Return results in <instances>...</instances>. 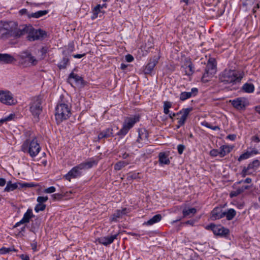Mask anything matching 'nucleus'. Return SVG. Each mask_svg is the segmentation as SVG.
<instances>
[{
    "mask_svg": "<svg viewBox=\"0 0 260 260\" xmlns=\"http://www.w3.org/2000/svg\"><path fill=\"white\" fill-rule=\"evenodd\" d=\"M27 29L25 25H18L17 22L15 21L0 22V34L2 38H20L26 34Z\"/></svg>",
    "mask_w": 260,
    "mask_h": 260,
    "instance_id": "1",
    "label": "nucleus"
},
{
    "mask_svg": "<svg viewBox=\"0 0 260 260\" xmlns=\"http://www.w3.org/2000/svg\"><path fill=\"white\" fill-rule=\"evenodd\" d=\"M98 162L93 158H90L86 161L83 162L73 167L63 177L70 181L72 178H76L82 175V170L91 168L97 165Z\"/></svg>",
    "mask_w": 260,
    "mask_h": 260,
    "instance_id": "2",
    "label": "nucleus"
},
{
    "mask_svg": "<svg viewBox=\"0 0 260 260\" xmlns=\"http://www.w3.org/2000/svg\"><path fill=\"white\" fill-rule=\"evenodd\" d=\"M219 78L220 82L224 84H235L240 82L242 76L237 71L225 69L220 74Z\"/></svg>",
    "mask_w": 260,
    "mask_h": 260,
    "instance_id": "3",
    "label": "nucleus"
},
{
    "mask_svg": "<svg viewBox=\"0 0 260 260\" xmlns=\"http://www.w3.org/2000/svg\"><path fill=\"white\" fill-rule=\"evenodd\" d=\"M21 150L27 153L31 157L36 156L41 150V147L37 139L34 137L32 140L26 139L21 146Z\"/></svg>",
    "mask_w": 260,
    "mask_h": 260,
    "instance_id": "4",
    "label": "nucleus"
},
{
    "mask_svg": "<svg viewBox=\"0 0 260 260\" xmlns=\"http://www.w3.org/2000/svg\"><path fill=\"white\" fill-rule=\"evenodd\" d=\"M71 109L69 105L62 103L58 104L55 108V119L58 124L67 119L71 116Z\"/></svg>",
    "mask_w": 260,
    "mask_h": 260,
    "instance_id": "5",
    "label": "nucleus"
},
{
    "mask_svg": "<svg viewBox=\"0 0 260 260\" xmlns=\"http://www.w3.org/2000/svg\"><path fill=\"white\" fill-rule=\"evenodd\" d=\"M43 96L41 95L34 97L29 104V110L36 118V121H38L39 115L43 111Z\"/></svg>",
    "mask_w": 260,
    "mask_h": 260,
    "instance_id": "6",
    "label": "nucleus"
},
{
    "mask_svg": "<svg viewBox=\"0 0 260 260\" xmlns=\"http://www.w3.org/2000/svg\"><path fill=\"white\" fill-rule=\"evenodd\" d=\"M25 26L28 28L26 32V34H28L27 38L30 41L42 40L47 36V34L44 30L41 29H35L31 26L29 25H25Z\"/></svg>",
    "mask_w": 260,
    "mask_h": 260,
    "instance_id": "7",
    "label": "nucleus"
},
{
    "mask_svg": "<svg viewBox=\"0 0 260 260\" xmlns=\"http://www.w3.org/2000/svg\"><path fill=\"white\" fill-rule=\"evenodd\" d=\"M139 121V117L135 116L125 119L122 128L117 133L118 135H125L134 124Z\"/></svg>",
    "mask_w": 260,
    "mask_h": 260,
    "instance_id": "8",
    "label": "nucleus"
},
{
    "mask_svg": "<svg viewBox=\"0 0 260 260\" xmlns=\"http://www.w3.org/2000/svg\"><path fill=\"white\" fill-rule=\"evenodd\" d=\"M216 73V65L214 59H210L206 65L205 73H204L202 81L203 82H207L209 79L207 78L212 77Z\"/></svg>",
    "mask_w": 260,
    "mask_h": 260,
    "instance_id": "9",
    "label": "nucleus"
},
{
    "mask_svg": "<svg viewBox=\"0 0 260 260\" xmlns=\"http://www.w3.org/2000/svg\"><path fill=\"white\" fill-rule=\"evenodd\" d=\"M0 102L8 105H13L16 103L10 91L3 90H0Z\"/></svg>",
    "mask_w": 260,
    "mask_h": 260,
    "instance_id": "10",
    "label": "nucleus"
},
{
    "mask_svg": "<svg viewBox=\"0 0 260 260\" xmlns=\"http://www.w3.org/2000/svg\"><path fill=\"white\" fill-rule=\"evenodd\" d=\"M19 56L22 63H26L27 62L31 65H36L37 63V60L28 50L21 52L19 54Z\"/></svg>",
    "mask_w": 260,
    "mask_h": 260,
    "instance_id": "11",
    "label": "nucleus"
},
{
    "mask_svg": "<svg viewBox=\"0 0 260 260\" xmlns=\"http://www.w3.org/2000/svg\"><path fill=\"white\" fill-rule=\"evenodd\" d=\"M206 229L211 230L214 235L226 237L230 233V231L228 229L224 228L220 225H216L213 223L207 226Z\"/></svg>",
    "mask_w": 260,
    "mask_h": 260,
    "instance_id": "12",
    "label": "nucleus"
},
{
    "mask_svg": "<svg viewBox=\"0 0 260 260\" xmlns=\"http://www.w3.org/2000/svg\"><path fill=\"white\" fill-rule=\"evenodd\" d=\"M148 137V134L145 129H139L138 136L136 141L139 148L142 147L144 144H147Z\"/></svg>",
    "mask_w": 260,
    "mask_h": 260,
    "instance_id": "13",
    "label": "nucleus"
},
{
    "mask_svg": "<svg viewBox=\"0 0 260 260\" xmlns=\"http://www.w3.org/2000/svg\"><path fill=\"white\" fill-rule=\"evenodd\" d=\"M230 102L233 106L237 110H244L248 105L247 101L244 98H238Z\"/></svg>",
    "mask_w": 260,
    "mask_h": 260,
    "instance_id": "14",
    "label": "nucleus"
},
{
    "mask_svg": "<svg viewBox=\"0 0 260 260\" xmlns=\"http://www.w3.org/2000/svg\"><path fill=\"white\" fill-rule=\"evenodd\" d=\"M34 216V215L32 213V210L31 209H27V211L24 213L22 219L20 221L17 222L15 224L14 227L16 228V227L19 226L21 224L28 223L30 221V218Z\"/></svg>",
    "mask_w": 260,
    "mask_h": 260,
    "instance_id": "15",
    "label": "nucleus"
},
{
    "mask_svg": "<svg viewBox=\"0 0 260 260\" xmlns=\"http://www.w3.org/2000/svg\"><path fill=\"white\" fill-rule=\"evenodd\" d=\"M192 110V108H188L186 109H183L179 112V115L181 114L180 118H178V123L180 125H183L187 119L189 112Z\"/></svg>",
    "mask_w": 260,
    "mask_h": 260,
    "instance_id": "16",
    "label": "nucleus"
},
{
    "mask_svg": "<svg viewBox=\"0 0 260 260\" xmlns=\"http://www.w3.org/2000/svg\"><path fill=\"white\" fill-rule=\"evenodd\" d=\"M225 216L224 211L220 207L215 208L211 212V218L212 220L220 219Z\"/></svg>",
    "mask_w": 260,
    "mask_h": 260,
    "instance_id": "17",
    "label": "nucleus"
},
{
    "mask_svg": "<svg viewBox=\"0 0 260 260\" xmlns=\"http://www.w3.org/2000/svg\"><path fill=\"white\" fill-rule=\"evenodd\" d=\"M114 136L113 135V129L112 127H108L102 132H101L98 135V140H101L102 139L108 138L110 137H113Z\"/></svg>",
    "mask_w": 260,
    "mask_h": 260,
    "instance_id": "18",
    "label": "nucleus"
},
{
    "mask_svg": "<svg viewBox=\"0 0 260 260\" xmlns=\"http://www.w3.org/2000/svg\"><path fill=\"white\" fill-rule=\"evenodd\" d=\"M198 92V89L197 88H192L190 92H182L180 94V100L184 101L191 96H196Z\"/></svg>",
    "mask_w": 260,
    "mask_h": 260,
    "instance_id": "19",
    "label": "nucleus"
},
{
    "mask_svg": "<svg viewBox=\"0 0 260 260\" xmlns=\"http://www.w3.org/2000/svg\"><path fill=\"white\" fill-rule=\"evenodd\" d=\"M118 236V234H116L113 235L102 237L99 239V242L100 244L107 246L108 245L112 243L114 239H117Z\"/></svg>",
    "mask_w": 260,
    "mask_h": 260,
    "instance_id": "20",
    "label": "nucleus"
},
{
    "mask_svg": "<svg viewBox=\"0 0 260 260\" xmlns=\"http://www.w3.org/2000/svg\"><path fill=\"white\" fill-rule=\"evenodd\" d=\"M158 58L155 57L150 60L146 66L144 72L145 74H149L158 63Z\"/></svg>",
    "mask_w": 260,
    "mask_h": 260,
    "instance_id": "21",
    "label": "nucleus"
},
{
    "mask_svg": "<svg viewBox=\"0 0 260 260\" xmlns=\"http://www.w3.org/2000/svg\"><path fill=\"white\" fill-rule=\"evenodd\" d=\"M126 208H125L121 210H116L111 216V221H117L118 218H121L123 215L126 214Z\"/></svg>",
    "mask_w": 260,
    "mask_h": 260,
    "instance_id": "22",
    "label": "nucleus"
},
{
    "mask_svg": "<svg viewBox=\"0 0 260 260\" xmlns=\"http://www.w3.org/2000/svg\"><path fill=\"white\" fill-rule=\"evenodd\" d=\"M15 61V58L10 54L0 53V63H12Z\"/></svg>",
    "mask_w": 260,
    "mask_h": 260,
    "instance_id": "23",
    "label": "nucleus"
},
{
    "mask_svg": "<svg viewBox=\"0 0 260 260\" xmlns=\"http://www.w3.org/2000/svg\"><path fill=\"white\" fill-rule=\"evenodd\" d=\"M74 79L75 82L77 83H81L82 84L83 83V80L81 76H79L77 74H75L74 73H71L68 77V82L70 84L71 83L72 80Z\"/></svg>",
    "mask_w": 260,
    "mask_h": 260,
    "instance_id": "24",
    "label": "nucleus"
},
{
    "mask_svg": "<svg viewBox=\"0 0 260 260\" xmlns=\"http://www.w3.org/2000/svg\"><path fill=\"white\" fill-rule=\"evenodd\" d=\"M168 156V154L166 152H160L158 155L159 162L162 164L169 165L170 163V161Z\"/></svg>",
    "mask_w": 260,
    "mask_h": 260,
    "instance_id": "25",
    "label": "nucleus"
},
{
    "mask_svg": "<svg viewBox=\"0 0 260 260\" xmlns=\"http://www.w3.org/2000/svg\"><path fill=\"white\" fill-rule=\"evenodd\" d=\"M48 13V10H40L38 11L35 13H30V14H28V18H39L41 17H42Z\"/></svg>",
    "mask_w": 260,
    "mask_h": 260,
    "instance_id": "26",
    "label": "nucleus"
},
{
    "mask_svg": "<svg viewBox=\"0 0 260 260\" xmlns=\"http://www.w3.org/2000/svg\"><path fill=\"white\" fill-rule=\"evenodd\" d=\"M162 216L160 214H156L153 216L151 219L145 222L144 224L146 225H152L160 221Z\"/></svg>",
    "mask_w": 260,
    "mask_h": 260,
    "instance_id": "27",
    "label": "nucleus"
},
{
    "mask_svg": "<svg viewBox=\"0 0 260 260\" xmlns=\"http://www.w3.org/2000/svg\"><path fill=\"white\" fill-rule=\"evenodd\" d=\"M19 188L18 183H12L11 181H8L7 185L4 189L5 191L10 192L14 190L15 189Z\"/></svg>",
    "mask_w": 260,
    "mask_h": 260,
    "instance_id": "28",
    "label": "nucleus"
},
{
    "mask_svg": "<svg viewBox=\"0 0 260 260\" xmlns=\"http://www.w3.org/2000/svg\"><path fill=\"white\" fill-rule=\"evenodd\" d=\"M197 212V210L195 208H191L189 209H184L182 213L183 217H191L194 215Z\"/></svg>",
    "mask_w": 260,
    "mask_h": 260,
    "instance_id": "29",
    "label": "nucleus"
},
{
    "mask_svg": "<svg viewBox=\"0 0 260 260\" xmlns=\"http://www.w3.org/2000/svg\"><path fill=\"white\" fill-rule=\"evenodd\" d=\"M219 155L220 157H223L231 152V148L226 145H223L219 148Z\"/></svg>",
    "mask_w": 260,
    "mask_h": 260,
    "instance_id": "30",
    "label": "nucleus"
},
{
    "mask_svg": "<svg viewBox=\"0 0 260 260\" xmlns=\"http://www.w3.org/2000/svg\"><path fill=\"white\" fill-rule=\"evenodd\" d=\"M224 213L228 220L233 219L236 214V212L234 209H230L227 211H224Z\"/></svg>",
    "mask_w": 260,
    "mask_h": 260,
    "instance_id": "31",
    "label": "nucleus"
},
{
    "mask_svg": "<svg viewBox=\"0 0 260 260\" xmlns=\"http://www.w3.org/2000/svg\"><path fill=\"white\" fill-rule=\"evenodd\" d=\"M249 188V186L247 185L242 186L241 188L237 189L236 190L232 191L230 193V196L231 197H236L238 195L241 193L242 192H243L245 190Z\"/></svg>",
    "mask_w": 260,
    "mask_h": 260,
    "instance_id": "32",
    "label": "nucleus"
},
{
    "mask_svg": "<svg viewBox=\"0 0 260 260\" xmlns=\"http://www.w3.org/2000/svg\"><path fill=\"white\" fill-rule=\"evenodd\" d=\"M69 62V59L67 56L63 57L62 59L57 64V67L60 70L66 68L67 64Z\"/></svg>",
    "mask_w": 260,
    "mask_h": 260,
    "instance_id": "33",
    "label": "nucleus"
},
{
    "mask_svg": "<svg viewBox=\"0 0 260 260\" xmlns=\"http://www.w3.org/2000/svg\"><path fill=\"white\" fill-rule=\"evenodd\" d=\"M243 90L247 93H252L254 89V85L251 83H245L242 87Z\"/></svg>",
    "mask_w": 260,
    "mask_h": 260,
    "instance_id": "34",
    "label": "nucleus"
},
{
    "mask_svg": "<svg viewBox=\"0 0 260 260\" xmlns=\"http://www.w3.org/2000/svg\"><path fill=\"white\" fill-rule=\"evenodd\" d=\"M128 164L129 162L127 161H119L115 164L114 168L115 170L119 171Z\"/></svg>",
    "mask_w": 260,
    "mask_h": 260,
    "instance_id": "35",
    "label": "nucleus"
},
{
    "mask_svg": "<svg viewBox=\"0 0 260 260\" xmlns=\"http://www.w3.org/2000/svg\"><path fill=\"white\" fill-rule=\"evenodd\" d=\"M102 9V6L101 5H97L93 10V15L91 16V19L92 20L95 19L98 17V14L101 12H102L101 10Z\"/></svg>",
    "mask_w": 260,
    "mask_h": 260,
    "instance_id": "36",
    "label": "nucleus"
},
{
    "mask_svg": "<svg viewBox=\"0 0 260 260\" xmlns=\"http://www.w3.org/2000/svg\"><path fill=\"white\" fill-rule=\"evenodd\" d=\"M140 178L139 173L131 172L127 174L126 179L128 181H132L134 179Z\"/></svg>",
    "mask_w": 260,
    "mask_h": 260,
    "instance_id": "37",
    "label": "nucleus"
},
{
    "mask_svg": "<svg viewBox=\"0 0 260 260\" xmlns=\"http://www.w3.org/2000/svg\"><path fill=\"white\" fill-rule=\"evenodd\" d=\"M260 165V162L258 160L255 159L253 160L252 162L250 163L248 166L249 167V168L250 169V170H252L253 171H254L256 170L258 167Z\"/></svg>",
    "mask_w": 260,
    "mask_h": 260,
    "instance_id": "38",
    "label": "nucleus"
},
{
    "mask_svg": "<svg viewBox=\"0 0 260 260\" xmlns=\"http://www.w3.org/2000/svg\"><path fill=\"white\" fill-rule=\"evenodd\" d=\"M11 251H17V250L13 247L8 248L3 247L0 249V254H6Z\"/></svg>",
    "mask_w": 260,
    "mask_h": 260,
    "instance_id": "39",
    "label": "nucleus"
},
{
    "mask_svg": "<svg viewBox=\"0 0 260 260\" xmlns=\"http://www.w3.org/2000/svg\"><path fill=\"white\" fill-rule=\"evenodd\" d=\"M250 169L249 168V167H244L241 173L242 177H245L246 175H250L252 173V172L250 171Z\"/></svg>",
    "mask_w": 260,
    "mask_h": 260,
    "instance_id": "40",
    "label": "nucleus"
},
{
    "mask_svg": "<svg viewBox=\"0 0 260 260\" xmlns=\"http://www.w3.org/2000/svg\"><path fill=\"white\" fill-rule=\"evenodd\" d=\"M193 66L192 63H190L185 69V74L188 76L191 75L193 73Z\"/></svg>",
    "mask_w": 260,
    "mask_h": 260,
    "instance_id": "41",
    "label": "nucleus"
},
{
    "mask_svg": "<svg viewBox=\"0 0 260 260\" xmlns=\"http://www.w3.org/2000/svg\"><path fill=\"white\" fill-rule=\"evenodd\" d=\"M15 116L13 114H11L7 117L0 119V126L4 122L11 120Z\"/></svg>",
    "mask_w": 260,
    "mask_h": 260,
    "instance_id": "42",
    "label": "nucleus"
},
{
    "mask_svg": "<svg viewBox=\"0 0 260 260\" xmlns=\"http://www.w3.org/2000/svg\"><path fill=\"white\" fill-rule=\"evenodd\" d=\"M46 208V205L43 204H38L35 208V210L36 212H39V211H43L45 210Z\"/></svg>",
    "mask_w": 260,
    "mask_h": 260,
    "instance_id": "43",
    "label": "nucleus"
},
{
    "mask_svg": "<svg viewBox=\"0 0 260 260\" xmlns=\"http://www.w3.org/2000/svg\"><path fill=\"white\" fill-rule=\"evenodd\" d=\"M250 155H251V152H246L245 153H244L243 154H241L239 156V157L238 158V160L241 161L242 160L247 159V158H249Z\"/></svg>",
    "mask_w": 260,
    "mask_h": 260,
    "instance_id": "44",
    "label": "nucleus"
},
{
    "mask_svg": "<svg viewBox=\"0 0 260 260\" xmlns=\"http://www.w3.org/2000/svg\"><path fill=\"white\" fill-rule=\"evenodd\" d=\"M18 185H19V188H24V187H31L35 186V185L32 183H18Z\"/></svg>",
    "mask_w": 260,
    "mask_h": 260,
    "instance_id": "45",
    "label": "nucleus"
},
{
    "mask_svg": "<svg viewBox=\"0 0 260 260\" xmlns=\"http://www.w3.org/2000/svg\"><path fill=\"white\" fill-rule=\"evenodd\" d=\"M56 190V188L54 186H50L45 189L44 192L47 193H51L54 192Z\"/></svg>",
    "mask_w": 260,
    "mask_h": 260,
    "instance_id": "46",
    "label": "nucleus"
},
{
    "mask_svg": "<svg viewBox=\"0 0 260 260\" xmlns=\"http://www.w3.org/2000/svg\"><path fill=\"white\" fill-rule=\"evenodd\" d=\"M185 146L182 144H179L177 146V150L179 154H182L184 149H185Z\"/></svg>",
    "mask_w": 260,
    "mask_h": 260,
    "instance_id": "47",
    "label": "nucleus"
},
{
    "mask_svg": "<svg viewBox=\"0 0 260 260\" xmlns=\"http://www.w3.org/2000/svg\"><path fill=\"white\" fill-rule=\"evenodd\" d=\"M47 200V197H38L37 198V201L40 204H42L43 203L46 202Z\"/></svg>",
    "mask_w": 260,
    "mask_h": 260,
    "instance_id": "48",
    "label": "nucleus"
},
{
    "mask_svg": "<svg viewBox=\"0 0 260 260\" xmlns=\"http://www.w3.org/2000/svg\"><path fill=\"white\" fill-rule=\"evenodd\" d=\"M210 154L212 156H217L219 155V150L218 149H212L210 152Z\"/></svg>",
    "mask_w": 260,
    "mask_h": 260,
    "instance_id": "49",
    "label": "nucleus"
},
{
    "mask_svg": "<svg viewBox=\"0 0 260 260\" xmlns=\"http://www.w3.org/2000/svg\"><path fill=\"white\" fill-rule=\"evenodd\" d=\"M51 197L54 200H59L61 199L62 196L60 193H55L52 194Z\"/></svg>",
    "mask_w": 260,
    "mask_h": 260,
    "instance_id": "50",
    "label": "nucleus"
},
{
    "mask_svg": "<svg viewBox=\"0 0 260 260\" xmlns=\"http://www.w3.org/2000/svg\"><path fill=\"white\" fill-rule=\"evenodd\" d=\"M125 60L127 62H131L134 60V58L132 55L127 54L125 56Z\"/></svg>",
    "mask_w": 260,
    "mask_h": 260,
    "instance_id": "51",
    "label": "nucleus"
},
{
    "mask_svg": "<svg viewBox=\"0 0 260 260\" xmlns=\"http://www.w3.org/2000/svg\"><path fill=\"white\" fill-rule=\"evenodd\" d=\"M40 52L42 54V58H43L47 52V48L46 47H43L40 50Z\"/></svg>",
    "mask_w": 260,
    "mask_h": 260,
    "instance_id": "52",
    "label": "nucleus"
},
{
    "mask_svg": "<svg viewBox=\"0 0 260 260\" xmlns=\"http://www.w3.org/2000/svg\"><path fill=\"white\" fill-rule=\"evenodd\" d=\"M19 13L21 15H26L27 17H28V14H29V13H28L27 10L26 9H22L20 10L19 12Z\"/></svg>",
    "mask_w": 260,
    "mask_h": 260,
    "instance_id": "53",
    "label": "nucleus"
},
{
    "mask_svg": "<svg viewBox=\"0 0 260 260\" xmlns=\"http://www.w3.org/2000/svg\"><path fill=\"white\" fill-rule=\"evenodd\" d=\"M172 107V104L170 102L165 101L164 103V107L169 109L170 108Z\"/></svg>",
    "mask_w": 260,
    "mask_h": 260,
    "instance_id": "54",
    "label": "nucleus"
},
{
    "mask_svg": "<svg viewBox=\"0 0 260 260\" xmlns=\"http://www.w3.org/2000/svg\"><path fill=\"white\" fill-rule=\"evenodd\" d=\"M252 181V180L250 178H247L244 180H241L238 182V183H241L242 182L245 183H250Z\"/></svg>",
    "mask_w": 260,
    "mask_h": 260,
    "instance_id": "55",
    "label": "nucleus"
},
{
    "mask_svg": "<svg viewBox=\"0 0 260 260\" xmlns=\"http://www.w3.org/2000/svg\"><path fill=\"white\" fill-rule=\"evenodd\" d=\"M236 138V135H234V134H233V135H229L227 137H226V138L228 139H230L231 140H232V141H234L235 140Z\"/></svg>",
    "mask_w": 260,
    "mask_h": 260,
    "instance_id": "56",
    "label": "nucleus"
},
{
    "mask_svg": "<svg viewBox=\"0 0 260 260\" xmlns=\"http://www.w3.org/2000/svg\"><path fill=\"white\" fill-rule=\"evenodd\" d=\"M20 257L23 260H29V257L27 255L21 254Z\"/></svg>",
    "mask_w": 260,
    "mask_h": 260,
    "instance_id": "57",
    "label": "nucleus"
},
{
    "mask_svg": "<svg viewBox=\"0 0 260 260\" xmlns=\"http://www.w3.org/2000/svg\"><path fill=\"white\" fill-rule=\"evenodd\" d=\"M252 140L253 142H256V143H258V142H260L259 138L257 136H256L252 137Z\"/></svg>",
    "mask_w": 260,
    "mask_h": 260,
    "instance_id": "58",
    "label": "nucleus"
},
{
    "mask_svg": "<svg viewBox=\"0 0 260 260\" xmlns=\"http://www.w3.org/2000/svg\"><path fill=\"white\" fill-rule=\"evenodd\" d=\"M6 183L5 179L1 178H0V186H4Z\"/></svg>",
    "mask_w": 260,
    "mask_h": 260,
    "instance_id": "59",
    "label": "nucleus"
},
{
    "mask_svg": "<svg viewBox=\"0 0 260 260\" xmlns=\"http://www.w3.org/2000/svg\"><path fill=\"white\" fill-rule=\"evenodd\" d=\"M85 55V53L83 54H77L75 55H73V57L76 58H80Z\"/></svg>",
    "mask_w": 260,
    "mask_h": 260,
    "instance_id": "60",
    "label": "nucleus"
},
{
    "mask_svg": "<svg viewBox=\"0 0 260 260\" xmlns=\"http://www.w3.org/2000/svg\"><path fill=\"white\" fill-rule=\"evenodd\" d=\"M179 115V112L177 113H171L170 114H169V117L171 119H173L174 117H175L177 115Z\"/></svg>",
    "mask_w": 260,
    "mask_h": 260,
    "instance_id": "61",
    "label": "nucleus"
},
{
    "mask_svg": "<svg viewBox=\"0 0 260 260\" xmlns=\"http://www.w3.org/2000/svg\"><path fill=\"white\" fill-rule=\"evenodd\" d=\"M127 66H128V64H126L124 63H121L120 68L121 70H124L127 67Z\"/></svg>",
    "mask_w": 260,
    "mask_h": 260,
    "instance_id": "62",
    "label": "nucleus"
},
{
    "mask_svg": "<svg viewBox=\"0 0 260 260\" xmlns=\"http://www.w3.org/2000/svg\"><path fill=\"white\" fill-rule=\"evenodd\" d=\"M205 126L208 127V128H211V126L212 125H211V124L210 123H209L208 122H205L203 124Z\"/></svg>",
    "mask_w": 260,
    "mask_h": 260,
    "instance_id": "63",
    "label": "nucleus"
},
{
    "mask_svg": "<svg viewBox=\"0 0 260 260\" xmlns=\"http://www.w3.org/2000/svg\"><path fill=\"white\" fill-rule=\"evenodd\" d=\"M255 110L256 111V112H257L258 113H259L260 114V106H256L255 107Z\"/></svg>",
    "mask_w": 260,
    "mask_h": 260,
    "instance_id": "64",
    "label": "nucleus"
}]
</instances>
